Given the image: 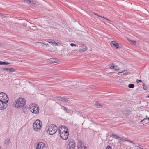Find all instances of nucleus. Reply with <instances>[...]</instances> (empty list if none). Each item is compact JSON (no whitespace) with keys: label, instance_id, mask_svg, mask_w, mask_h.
I'll list each match as a JSON object with an SVG mask.
<instances>
[{"label":"nucleus","instance_id":"1","mask_svg":"<svg viewBox=\"0 0 149 149\" xmlns=\"http://www.w3.org/2000/svg\"><path fill=\"white\" fill-rule=\"evenodd\" d=\"M26 104V101L24 98H19L13 103V107L17 109L22 107Z\"/></svg>","mask_w":149,"mask_h":149},{"label":"nucleus","instance_id":"2","mask_svg":"<svg viewBox=\"0 0 149 149\" xmlns=\"http://www.w3.org/2000/svg\"><path fill=\"white\" fill-rule=\"evenodd\" d=\"M58 130L57 126L54 124L49 125L47 132L50 135H52L55 133Z\"/></svg>","mask_w":149,"mask_h":149},{"label":"nucleus","instance_id":"3","mask_svg":"<svg viewBox=\"0 0 149 149\" xmlns=\"http://www.w3.org/2000/svg\"><path fill=\"white\" fill-rule=\"evenodd\" d=\"M30 110L33 113L35 114L38 113L39 111L38 106L36 104H32L30 105Z\"/></svg>","mask_w":149,"mask_h":149},{"label":"nucleus","instance_id":"4","mask_svg":"<svg viewBox=\"0 0 149 149\" xmlns=\"http://www.w3.org/2000/svg\"><path fill=\"white\" fill-rule=\"evenodd\" d=\"M42 125V122L38 119L37 120L35 123H34L33 124L34 130L36 131H40Z\"/></svg>","mask_w":149,"mask_h":149},{"label":"nucleus","instance_id":"5","mask_svg":"<svg viewBox=\"0 0 149 149\" xmlns=\"http://www.w3.org/2000/svg\"><path fill=\"white\" fill-rule=\"evenodd\" d=\"M67 148L68 149H74L75 147V142L72 139H70L68 140Z\"/></svg>","mask_w":149,"mask_h":149},{"label":"nucleus","instance_id":"6","mask_svg":"<svg viewBox=\"0 0 149 149\" xmlns=\"http://www.w3.org/2000/svg\"><path fill=\"white\" fill-rule=\"evenodd\" d=\"M9 100L7 95L4 92L0 93V100L2 101L5 104H7Z\"/></svg>","mask_w":149,"mask_h":149},{"label":"nucleus","instance_id":"7","mask_svg":"<svg viewBox=\"0 0 149 149\" xmlns=\"http://www.w3.org/2000/svg\"><path fill=\"white\" fill-rule=\"evenodd\" d=\"M60 137L63 140H67L69 135V133L67 130H63L60 132Z\"/></svg>","mask_w":149,"mask_h":149},{"label":"nucleus","instance_id":"8","mask_svg":"<svg viewBox=\"0 0 149 149\" xmlns=\"http://www.w3.org/2000/svg\"><path fill=\"white\" fill-rule=\"evenodd\" d=\"M78 149H87V147L84 146L82 141H80L78 142Z\"/></svg>","mask_w":149,"mask_h":149},{"label":"nucleus","instance_id":"9","mask_svg":"<svg viewBox=\"0 0 149 149\" xmlns=\"http://www.w3.org/2000/svg\"><path fill=\"white\" fill-rule=\"evenodd\" d=\"M45 146V144L43 142H39L37 145L36 149H42Z\"/></svg>","mask_w":149,"mask_h":149},{"label":"nucleus","instance_id":"10","mask_svg":"<svg viewBox=\"0 0 149 149\" xmlns=\"http://www.w3.org/2000/svg\"><path fill=\"white\" fill-rule=\"evenodd\" d=\"M7 104L3 103L2 101L0 100V110H4L7 107Z\"/></svg>","mask_w":149,"mask_h":149},{"label":"nucleus","instance_id":"11","mask_svg":"<svg viewBox=\"0 0 149 149\" xmlns=\"http://www.w3.org/2000/svg\"><path fill=\"white\" fill-rule=\"evenodd\" d=\"M111 69L115 71H117L120 69V68L117 66H115L113 63L111 64V66L110 68Z\"/></svg>","mask_w":149,"mask_h":149},{"label":"nucleus","instance_id":"12","mask_svg":"<svg viewBox=\"0 0 149 149\" xmlns=\"http://www.w3.org/2000/svg\"><path fill=\"white\" fill-rule=\"evenodd\" d=\"M57 100L59 101L67 102L69 100V98H66L64 97H59L57 98Z\"/></svg>","mask_w":149,"mask_h":149},{"label":"nucleus","instance_id":"13","mask_svg":"<svg viewBox=\"0 0 149 149\" xmlns=\"http://www.w3.org/2000/svg\"><path fill=\"white\" fill-rule=\"evenodd\" d=\"M26 1V3L27 4L31 6H33L36 3L34 1H32L31 0H24Z\"/></svg>","mask_w":149,"mask_h":149},{"label":"nucleus","instance_id":"14","mask_svg":"<svg viewBox=\"0 0 149 149\" xmlns=\"http://www.w3.org/2000/svg\"><path fill=\"white\" fill-rule=\"evenodd\" d=\"M87 48L86 46H82L79 48V51L80 52H83L87 50Z\"/></svg>","mask_w":149,"mask_h":149},{"label":"nucleus","instance_id":"15","mask_svg":"<svg viewBox=\"0 0 149 149\" xmlns=\"http://www.w3.org/2000/svg\"><path fill=\"white\" fill-rule=\"evenodd\" d=\"M111 42L113 45V47L115 48L118 49L119 47V44L115 41H112Z\"/></svg>","mask_w":149,"mask_h":149},{"label":"nucleus","instance_id":"16","mask_svg":"<svg viewBox=\"0 0 149 149\" xmlns=\"http://www.w3.org/2000/svg\"><path fill=\"white\" fill-rule=\"evenodd\" d=\"M122 112L123 114L126 116L129 115L130 113V110H123L122 111Z\"/></svg>","mask_w":149,"mask_h":149},{"label":"nucleus","instance_id":"17","mask_svg":"<svg viewBox=\"0 0 149 149\" xmlns=\"http://www.w3.org/2000/svg\"><path fill=\"white\" fill-rule=\"evenodd\" d=\"M50 44L54 46L59 45V44L58 43L55 42V41H52V42H51Z\"/></svg>","mask_w":149,"mask_h":149},{"label":"nucleus","instance_id":"18","mask_svg":"<svg viewBox=\"0 0 149 149\" xmlns=\"http://www.w3.org/2000/svg\"><path fill=\"white\" fill-rule=\"evenodd\" d=\"M127 71L126 70H123L122 72H118V74L119 75H123L125 74H127Z\"/></svg>","mask_w":149,"mask_h":149},{"label":"nucleus","instance_id":"19","mask_svg":"<svg viewBox=\"0 0 149 149\" xmlns=\"http://www.w3.org/2000/svg\"><path fill=\"white\" fill-rule=\"evenodd\" d=\"M54 58H50L48 61V62L50 63H56V62L54 61Z\"/></svg>","mask_w":149,"mask_h":149},{"label":"nucleus","instance_id":"20","mask_svg":"<svg viewBox=\"0 0 149 149\" xmlns=\"http://www.w3.org/2000/svg\"><path fill=\"white\" fill-rule=\"evenodd\" d=\"M110 137H113V138H114L115 139H117L119 138L118 135L114 134H111L110 135Z\"/></svg>","mask_w":149,"mask_h":149},{"label":"nucleus","instance_id":"21","mask_svg":"<svg viewBox=\"0 0 149 149\" xmlns=\"http://www.w3.org/2000/svg\"><path fill=\"white\" fill-rule=\"evenodd\" d=\"M10 139H5L4 141V144H5L8 145L9 144V143L10 142Z\"/></svg>","mask_w":149,"mask_h":149},{"label":"nucleus","instance_id":"22","mask_svg":"<svg viewBox=\"0 0 149 149\" xmlns=\"http://www.w3.org/2000/svg\"><path fill=\"white\" fill-rule=\"evenodd\" d=\"M10 63L6 61H0V65H8Z\"/></svg>","mask_w":149,"mask_h":149},{"label":"nucleus","instance_id":"23","mask_svg":"<svg viewBox=\"0 0 149 149\" xmlns=\"http://www.w3.org/2000/svg\"><path fill=\"white\" fill-rule=\"evenodd\" d=\"M34 44L36 45H41L42 46H43V44H44L43 43L40 42H35Z\"/></svg>","mask_w":149,"mask_h":149},{"label":"nucleus","instance_id":"24","mask_svg":"<svg viewBox=\"0 0 149 149\" xmlns=\"http://www.w3.org/2000/svg\"><path fill=\"white\" fill-rule=\"evenodd\" d=\"M95 107L97 108H99L102 107V106L100 105V104L97 102H96L95 104Z\"/></svg>","mask_w":149,"mask_h":149},{"label":"nucleus","instance_id":"25","mask_svg":"<svg viewBox=\"0 0 149 149\" xmlns=\"http://www.w3.org/2000/svg\"><path fill=\"white\" fill-rule=\"evenodd\" d=\"M143 121H144V122L146 124H147L148 122V121L147 119V118H145L143 119V120H141L140 121V122H142Z\"/></svg>","mask_w":149,"mask_h":149},{"label":"nucleus","instance_id":"26","mask_svg":"<svg viewBox=\"0 0 149 149\" xmlns=\"http://www.w3.org/2000/svg\"><path fill=\"white\" fill-rule=\"evenodd\" d=\"M95 15H96L97 16H98V17H102V18H104L105 19L107 20H108V21H109V20H108V19L105 17H104V16H102L101 15H100V14H97L95 13H94Z\"/></svg>","mask_w":149,"mask_h":149},{"label":"nucleus","instance_id":"27","mask_svg":"<svg viewBox=\"0 0 149 149\" xmlns=\"http://www.w3.org/2000/svg\"><path fill=\"white\" fill-rule=\"evenodd\" d=\"M129 42L130 44H133L134 45H135L136 44V42L135 41L129 40Z\"/></svg>","mask_w":149,"mask_h":149},{"label":"nucleus","instance_id":"28","mask_svg":"<svg viewBox=\"0 0 149 149\" xmlns=\"http://www.w3.org/2000/svg\"><path fill=\"white\" fill-rule=\"evenodd\" d=\"M9 70V72H12L13 71L15 70L13 68H8Z\"/></svg>","mask_w":149,"mask_h":149},{"label":"nucleus","instance_id":"29","mask_svg":"<svg viewBox=\"0 0 149 149\" xmlns=\"http://www.w3.org/2000/svg\"><path fill=\"white\" fill-rule=\"evenodd\" d=\"M128 87L130 88H133L134 87V85L132 84H130L128 85Z\"/></svg>","mask_w":149,"mask_h":149},{"label":"nucleus","instance_id":"30","mask_svg":"<svg viewBox=\"0 0 149 149\" xmlns=\"http://www.w3.org/2000/svg\"><path fill=\"white\" fill-rule=\"evenodd\" d=\"M63 126H60L58 128V131L59 132V133H60V132L61 131L62 132L63 131V130H63Z\"/></svg>","mask_w":149,"mask_h":149},{"label":"nucleus","instance_id":"31","mask_svg":"<svg viewBox=\"0 0 149 149\" xmlns=\"http://www.w3.org/2000/svg\"><path fill=\"white\" fill-rule=\"evenodd\" d=\"M135 147H137V149H140V148H141L142 146L141 145L139 144H138L137 145H135Z\"/></svg>","mask_w":149,"mask_h":149},{"label":"nucleus","instance_id":"32","mask_svg":"<svg viewBox=\"0 0 149 149\" xmlns=\"http://www.w3.org/2000/svg\"><path fill=\"white\" fill-rule=\"evenodd\" d=\"M126 141L132 143H133V144H135L134 143V142H133V141H131L130 140H128L127 138H125V141Z\"/></svg>","mask_w":149,"mask_h":149},{"label":"nucleus","instance_id":"33","mask_svg":"<svg viewBox=\"0 0 149 149\" xmlns=\"http://www.w3.org/2000/svg\"><path fill=\"white\" fill-rule=\"evenodd\" d=\"M143 88L144 90H147V87L146 86H145V84L144 83H143Z\"/></svg>","mask_w":149,"mask_h":149},{"label":"nucleus","instance_id":"34","mask_svg":"<svg viewBox=\"0 0 149 149\" xmlns=\"http://www.w3.org/2000/svg\"><path fill=\"white\" fill-rule=\"evenodd\" d=\"M63 130H67V131H68V129L67 128V127L66 126H63Z\"/></svg>","mask_w":149,"mask_h":149},{"label":"nucleus","instance_id":"35","mask_svg":"<svg viewBox=\"0 0 149 149\" xmlns=\"http://www.w3.org/2000/svg\"><path fill=\"white\" fill-rule=\"evenodd\" d=\"M62 109H63V110H65V111H67V109L66 108L65 106H62Z\"/></svg>","mask_w":149,"mask_h":149},{"label":"nucleus","instance_id":"36","mask_svg":"<svg viewBox=\"0 0 149 149\" xmlns=\"http://www.w3.org/2000/svg\"><path fill=\"white\" fill-rule=\"evenodd\" d=\"M120 140L124 142L125 141V139L124 137H121L120 138Z\"/></svg>","mask_w":149,"mask_h":149},{"label":"nucleus","instance_id":"37","mask_svg":"<svg viewBox=\"0 0 149 149\" xmlns=\"http://www.w3.org/2000/svg\"><path fill=\"white\" fill-rule=\"evenodd\" d=\"M106 149H111V148L110 146L108 145L107 146Z\"/></svg>","mask_w":149,"mask_h":149},{"label":"nucleus","instance_id":"38","mask_svg":"<svg viewBox=\"0 0 149 149\" xmlns=\"http://www.w3.org/2000/svg\"><path fill=\"white\" fill-rule=\"evenodd\" d=\"M70 45L72 46V47H73V46H76V45H75V44H74V43H71L70 44Z\"/></svg>","mask_w":149,"mask_h":149},{"label":"nucleus","instance_id":"39","mask_svg":"<svg viewBox=\"0 0 149 149\" xmlns=\"http://www.w3.org/2000/svg\"><path fill=\"white\" fill-rule=\"evenodd\" d=\"M8 68H3L2 69L4 71H6L8 70Z\"/></svg>","mask_w":149,"mask_h":149},{"label":"nucleus","instance_id":"40","mask_svg":"<svg viewBox=\"0 0 149 149\" xmlns=\"http://www.w3.org/2000/svg\"><path fill=\"white\" fill-rule=\"evenodd\" d=\"M136 81L137 83H138L139 82H141L142 81L141 80H138L137 79L136 80Z\"/></svg>","mask_w":149,"mask_h":149},{"label":"nucleus","instance_id":"41","mask_svg":"<svg viewBox=\"0 0 149 149\" xmlns=\"http://www.w3.org/2000/svg\"><path fill=\"white\" fill-rule=\"evenodd\" d=\"M54 61H56V63H57L58 62V60L56 59H55V58H54Z\"/></svg>","mask_w":149,"mask_h":149},{"label":"nucleus","instance_id":"42","mask_svg":"<svg viewBox=\"0 0 149 149\" xmlns=\"http://www.w3.org/2000/svg\"><path fill=\"white\" fill-rule=\"evenodd\" d=\"M47 42H48L50 44V43H51V42H52V41H47Z\"/></svg>","mask_w":149,"mask_h":149},{"label":"nucleus","instance_id":"43","mask_svg":"<svg viewBox=\"0 0 149 149\" xmlns=\"http://www.w3.org/2000/svg\"><path fill=\"white\" fill-rule=\"evenodd\" d=\"M146 98H149V95H147L146 96Z\"/></svg>","mask_w":149,"mask_h":149},{"label":"nucleus","instance_id":"44","mask_svg":"<svg viewBox=\"0 0 149 149\" xmlns=\"http://www.w3.org/2000/svg\"><path fill=\"white\" fill-rule=\"evenodd\" d=\"M119 81H120V82H121L123 81L122 80H120Z\"/></svg>","mask_w":149,"mask_h":149},{"label":"nucleus","instance_id":"45","mask_svg":"<svg viewBox=\"0 0 149 149\" xmlns=\"http://www.w3.org/2000/svg\"><path fill=\"white\" fill-rule=\"evenodd\" d=\"M148 120H149V117L146 118Z\"/></svg>","mask_w":149,"mask_h":149},{"label":"nucleus","instance_id":"46","mask_svg":"<svg viewBox=\"0 0 149 149\" xmlns=\"http://www.w3.org/2000/svg\"><path fill=\"white\" fill-rule=\"evenodd\" d=\"M2 13H0V15H1V16L2 15Z\"/></svg>","mask_w":149,"mask_h":149},{"label":"nucleus","instance_id":"47","mask_svg":"<svg viewBox=\"0 0 149 149\" xmlns=\"http://www.w3.org/2000/svg\"><path fill=\"white\" fill-rule=\"evenodd\" d=\"M143 125H145V124H144V123H143Z\"/></svg>","mask_w":149,"mask_h":149},{"label":"nucleus","instance_id":"48","mask_svg":"<svg viewBox=\"0 0 149 149\" xmlns=\"http://www.w3.org/2000/svg\"><path fill=\"white\" fill-rule=\"evenodd\" d=\"M1 148V147L0 146V149Z\"/></svg>","mask_w":149,"mask_h":149}]
</instances>
